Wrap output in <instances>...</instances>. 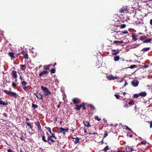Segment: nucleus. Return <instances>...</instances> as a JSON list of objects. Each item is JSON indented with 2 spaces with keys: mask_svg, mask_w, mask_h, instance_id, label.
<instances>
[{
  "mask_svg": "<svg viewBox=\"0 0 152 152\" xmlns=\"http://www.w3.org/2000/svg\"><path fill=\"white\" fill-rule=\"evenodd\" d=\"M39 93L38 92H37L36 93H35L34 94L36 96L37 99H38V94H39Z\"/></svg>",
  "mask_w": 152,
  "mask_h": 152,
  "instance_id": "49530a36",
  "label": "nucleus"
},
{
  "mask_svg": "<svg viewBox=\"0 0 152 152\" xmlns=\"http://www.w3.org/2000/svg\"><path fill=\"white\" fill-rule=\"evenodd\" d=\"M134 102L133 100H132L130 101L129 103L128 104L130 105H132L134 104Z\"/></svg>",
  "mask_w": 152,
  "mask_h": 152,
  "instance_id": "72a5a7b5",
  "label": "nucleus"
},
{
  "mask_svg": "<svg viewBox=\"0 0 152 152\" xmlns=\"http://www.w3.org/2000/svg\"><path fill=\"white\" fill-rule=\"evenodd\" d=\"M29 120V119L28 118V117L26 118V121H28Z\"/></svg>",
  "mask_w": 152,
  "mask_h": 152,
  "instance_id": "338daca9",
  "label": "nucleus"
},
{
  "mask_svg": "<svg viewBox=\"0 0 152 152\" xmlns=\"http://www.w3.org/2000/svg\"><path fill=\"white\" fill-rule=\"evenodd\" d=\"M107 135V131H104V137H106Z\"/></svg>",
  "mask_w": 152,
  "mask_h": 152,
  "instance_id": "4c0bfd02",
  "label": "nucleus"
},
{
  "mask_svg": "<svg viewBox=\"0 0 152 152\" xmlns=\"http://www.w3.org/2000/svg\"><path fill=\"white\" fill-rule=\"evenodd\" d=\"M20 54V53H19L18 54H16V55H15V58L16 57V58H17L18 57V56H19Z\"/></svg>",
  "mask_w": 152,
  "mask_h": 152,
  "instance_id": "5fc2aeb1",
  "label": "nucleus"
},
{
  "mask_svg": "<svg viewBox=\"0 0 152 152\" xmlns=\"http://www.w3.org/2000/svg\"><path fill=\"white\" fill-rule=\"evenodd\" d=\"M107 78L109 80H115L117 79V77L112 75L107 76Z\"/></svg>",
  "mask_w": 152,
  "mask_h": 152,
  "instance_id": "ddd939ff",
  "label": "nucleus"
},
{
  "mask_svg": "<svg viewBox=\"0 0 152 152\" xmlns=\"http://www.w3.org/2000/svg\"><path fill=\"white\" fill-rule=\"evenodd\" d=\"M139 95L141 96L144 97L146 96L147 94L145 92H143L140 93Z\"/></svg>",
  "mask_w": 152,
  "mask_h": 152,
  "instance_id": "a211bd4d",
  "label": "nucleus"
},
{
  "mask_svg": "<svg viewBox=\"0 0 152 152\" xmlns=\"http://www.w3.org/2000/svg\"><path fill=\"white\" fill-rule=\"evenodd\" d=\"M120 58V57L119 56H116L114 57V61H118Z\"/></svg>",
  "mask_w": 152,
  "mask_h": 152,
  "instance_id": "5701e85b",
  "label": "nucleus"
},
{
  "mask_svg": "<svg viewBox=\"0 0 152 152\" xmlns=\"http://www.w3.org/2000/svg\"><path fill=\"white\" fill-rule=\"evenodd\" d=\"M7 103L3 102L2 100L0 98V105H2L3 106H7Z\"/></svg>",
  "mask_w": 152,
  "mask_h": 152,
  "instance_id": "f3484780",
  "label": "nucleus"
},
{
  "mask_svg": "<svg viewBox=\"0 0 152 152\" xmlns=\"http://www.w3.org/2000/svg\"><path fill=\"white\" fill-rule=\"evenodd\" d=\"M139 96H140V95H139V94H135L134 95V97L137 98L139 97Z\"/></svg>",
  "mask_w": 152,
  "mask_h": 152,
  "instance_id": "ea45409f",
  "label": "nucleus"
},
{
  "mask_svg": "<svg viewBox=\"0 0 152 152\" xmlns=\"http://www.w3.org/2000/svg\"><path fill=\"white\" fill-rule=\"evenodd\" d=\"M132 37L134 41H136L137 40V39L136 38L135 35L133 34L132 36Z\"/></svg>",
  "mask_w": 152,
  "mask_h": 152,
  "instance_id": "c9c22d12",
  "label": "nucleus"
},
{
  "mask_svg": "<svg viewBox=\"0 0 152 152\" xmlns=\"http://www.w3.org/2000/svg\"><path fill=\"white\" fill-rule=\"evenodd\" d=\"M109 148V146L108 145L106 146L103 149V151L104 152L106 151L107 150H108Z\"/></svg>",
  "mask_w": 152,
  "mask_h": 152,
  "instance_id": "cd10ccee",
  "label": "nucleus"
},
{
  "mask_svg": "<svg viewBox=\"0 0 152 152\" xmlns=\"http://www.w3.org/2000/svg\"><path fill=\"white\" fill-rule=\"evenodd\" d=\"M148 66L147 65H145L143 67V68H146L148 67Z\"/></svg>",
  "mask_w": 152,
  "mask_h": 152,
  "instance_id": "864d4df0",
  "label": "nucleus"
},
{
  "mask_svg": "<svg viewBox=\"0 0 152 152\" xmlns=\"http://www.w3.org/2000/svg\"><path fill=\"white\" fill-rule=\"evenodd\" d=\"M150 49V48L149 47L145 48L142 49V51H144V52H146V51H147L149 50Z\"/></svg>",
  "mask_w": 152,
  "mask_h": 152,
  "instance_id": "393cba45",
  "label": "nucleus"
},
{
  "mask_svg": "<svg viewBox=\"0 0 152 152\" xmlns=\"http://www.w3.org/2000/svg\"><path fill=\"white\" fill-rule=\"evenodd\" d=\"M46 134L48 136L47 139H46V137L44 135L42 136V140L44 142H48L50 145H51L52 144L55 142V140H54L53 138L56 140L57 139V138L55 136L54 133H53V134H52L51 135H50L48 132H47Z\"/></svg>",
  "mask_w": 152,
  "mask_h": 152,
  "instance_id": "f257e3e1",
  "label": "nucleus"
},
{
  "mask_svg": "<svg viewBox=\"0 0 152 152\" xmlns=\"http://www.w3.org/2000/svg\"><path fill=\"white\" fill-rule=\"evenodd\" d=\"M59 129L60 130V132L59 133H62L64 135H66V132H67L69 130V129L68 128H67L65 129L62 127L59 128Z\"/></svg>",
  "mask_w": 152,
  "mask_h": 152,
  "instance_id": "39448f33",
  "label": "nucleus"
},
{
  "mask_svg": "<svg viewBox=\"0 0 152 152\" xmlns=\"http://www.w3.org/2000/svg\"><path fill=\"white\" fill-rule=\"evenodd\" d=\"M21 85L22 86H26L27 84V83L24 81H23L21 83Z\"/></svg>",
  "mask_w": 152,
  "mask_h": 152,
  "instance_id": "bb28decb",
  "label": "nucleus"
},
{
  "mask_svg": "<svg viewBox=\"0 0 152 152\" xmlns=\"http://www.w3.org/2000/svg\"><path fill=\"white\" fill-rule=\"evenodd\" d=\"M25 123L26 124V125L28 126L29 127H30V129H32L33 127L32 126V125H31V124L29 123L28 122H26Z\"/></svg>",
  "mask_w": 152,
  "mask_h": 152,
  "instance_id": "412c9836",
  "label": "nucleus"
},
{
  "mask_svg": "<svg viewBox=\"0 0 152 152\" xmlns=\"http://www.w3.org/2000/svg\"><path fill=\"white\" fill-rule=\"evenodd\" d=\"M20 139L23 140H24V141L25 140V139H24V137L23 136H21L20 137Z\"/></svg>",
  "mask_w": 152,
  "mask_h": 152,
  "instance_id": "8fccbe9b",
  "label": "nucleus"
},
{
  "mask_svg": "<svg viewBox=\"0 0 152 152\" xmlns=\"http://www.w3.org/2000/svg\"><path fill=\"white\" fill-rule=\"evenodd\" d=\"M92 134H97V135H98V134H97V133L94 132L92 133Z\"/></svg>",
  "mask_w": 152,
  "mask_h": 152,
  "instance_id": "0e129e2a",
  "label": "nucleus"
},
{
  "mask_svg": "<svg viewBox=\"0 0 152 152\" xmlns=\"http://www.w3.org/2000/svg\"><path fill=\"white\" fill-rule=\"evenodd\" d=\"M38 99L39 100H42L43 99V95H42L40 93H39V94H38Z\"/></svg>",
  "mask_w": 152,
  "mask_h": 152,
  "instance_id": "6ab92c4d",
  "label": "nucleus"
},
{
  "mask_svg": "<svg viewBox=\"0 0 152 152\" xmlns=\"http://www.w3.org/2000/svg\"><path fill=\"white\" fill-rule=\"evenodd\" d=\"M94 117L95 119L97 120L98 121H100L101 120V119L99 118L98 116L96 115Z\"/></svg>",
  "mask_w": 152,
  "mask_h": 152,
  "instance_id": "7c9ffc66",
  "label": "nucleus"
},
{
  "mask_svg": "<svg viewBox=\"0 0 152 152\" xmlns=\"http://www.w3.org/2000/svg\"><path fill=\"white\" fill-rule=\"evenodd\" d=\"M137 67V66L135 65H132L130 66L129 67V68L133 69L135 68H136Z\"/></svg>",
  "mask_w": 152,
  "mask_h": 152,
  "instance_id": "2f4dec72",
  "label": "nucleus"
},
{
  "mask_svg": "<svg viewBox=\"0 0 152 152\" xmlns=\"http://www.w3.org/2000/svg\"><path fill=\"white\" fill-rule=\"evenodd\" d=\"M48 73V72L46 70H44L40 72L39 74V77H42L43 75H47Z\"/></svg>",
  "mask_w": 152,
  "mask_h": 152,
  "instance_id": "0eeeda50",
  "label": "nucleus"
},
{
  "mask_svg": "<svg viewBox=\"0 0 152 152\" xmlns=\"http://www.w3.org/2000/svg\"><path fill=\"white\" fill-rule=\"evenodd\" d=\"M75 140L74 142V143L75 144H76L78 143L79 142L80 139L77 137H76L75 138Z\"/></svg>",
  "mask_w": 152,
  "mask_h": 152,
  "instance_id": "a878e982",
  "label": "nucleus"
},
{
  "mask_svg": "<svg viewBox=\"0 0 152 152\" xmlns=\"http://www.w3.org/2000/svg\"><path fill=\"white\" fill-rule=\"evenodd\" d=\"M41 89L44 93V94L43 95V96H48L50 95H51V92L50 91L47 87H45L43 86H41Z\"/></svg>",
  "mask_w": 152,
  "mask_h": 152,
  "instance_id": "7ed1b4c3",
  "label": "nucleus"
},
{
  "mask_svg": "<svg viewBox=\"0 0 152 152\" xmlns=\"http://www.w3.org/2000/svg\"><path fill=\"white\" fill-rule=\"evenodd\" d=\"M129 134V133H128V134H127V135L128 136H129L130 137H132L133 136H132V134H130V135H129L128 134Z\"/></svg>",
  "mask_w": 152,
  "mask_h": 152,
  "instance_id": "13d9d810",
  "label": "nucleus"
},
{
  "mask_svg": "<svg viewBox=\"0 0 152 152\" xmlns=\"http://www.w3.org/2000/svg\"><path fill=\"white\" fill-rule=\"evenodd\" d=\"M23 89L24 90H26L28 88V86H23Z\"/></svg>",
  "mask_w": 152,
  "mask_h": 152,
  "instance_id": "a18cd8bd",
  "label": "nucleus"
},
{
  "mask_svg": "<svg viewBox=\"0 0 152 152\" xmlns=\"http://www.w3.org/2000/svg\"><path fill=\"white\" fill-rule=\"evenodd\" d=\"M152 41V39H148L143 41V43H147L150 42Z\"/></svg>",
  "mask_w": 152,
  "mask_h": 152,
  "instance_id": "4be33fe9",
  "label": "nucleus"
},
{
  "mask_svg": "<svg viewBox=\"0 0 152 152\" xmlns=\"http://www.w3.org/2000/svg\"><path fill=\"white\" fill-rule=\"evenodd\" d=\"M60 103H61V102H60L59 103V104L58 105H57V107L58 108H59L60 107Z\"/></svg>",
  "mask_w": 152,
  "mask_h": 152,
  "instance_id": "052dcab7",
  "label": "nucleus"
},
{
  "mask_svg": "<svg viewBox=\"0 0 152 152\" xmlns=\"http://www.w3.org/2000/svg\"><path fill=\"white\" fill-rule=\"evenodd\" d=\"M52 131L53 132H56V131L54 129V128H53V129H52Z\"/></svg>",
  "mask_w": 152,
  "mask_h": 152,
  "instance_id": "774afa93",
  "label": "nucleus"
},
{
  "mask_svg": "<svg viewBox=\"0 0 152 152\" xmlns=\"http://www.w3.org/2000/svg\"><path fill=\"white\" fill-rule=\"evenodd\" d=\"M127 8L123 7L121 8L119 10V12L121 13H124L127 10Z\"/></svg>",
  "mask_w": 152,
  "mask_h": 152,
  "instance_id": "2eb2a0df",
  "label": "nucleus"
},
{
  "mask_svg": "<svg viewBox=\"0 0 152 152\" xmlns=\"http://www.w3.org/2000/svg\"><path fill=\"white\" fill-rule=\"evenodd\" d=\"M55 122H57L58 121V118L57 117H55Z\"/></svg>",
  "mask_w": 152,
  "mask_h": 152,
  "instance_id": "bf43d9fd",
  "label": "nucleus"
},
{
  "mask_svg": "<svg viewBox=\"0 0 152 152\" xmlns=\"http://www.w3.org/2000/svg\"><path fill=\"white\" fill-rule=\"evenodd\" d=\"M75 107V109L77 110H80L81 107H82L84 110H85L86 109V104L84 102L81 103L80 105L77 104L76 105Z\"/></svg>",
  "mask_w": 152,
  "mask_h": 152,
  "instance_id": "20e7f679",
  "label": "nucleus"
},
{
  "mask_svg": "<svg viewBox=\"0 0 152 152\" xmlns=\"http://www.w3.org/2000/svg\"><path fill=\"white\" fill-rule=\"evenodd\" d=\"M20 68L22 70H24L26 69V65H21L20 66Z\"/></svg>",
  "mask_w": 152,
  "mask_h": 152,
  "instance_id": "b1692460",
  "label": "nucleus"
},
{
  "mask_svg": "<svg viewBox=\"0 0 152 152\" xmlns=\"http://www.w3.org/2000/svg\"><path fill=\"white\" fill-rule=\"evenodd\" d=\"M8 54L10 57L11 60H13L15 58V53L13 52H9L8 53Z\"/></svg>",
  "mask_w": 152,
  "mask_h": 152,
  "instance_id": "6e6552de",
  "label": "nucleus"
},
{
  "mask_svg": "<svg viewBox=\"0 0 152 152\" xmlns=\"http://www.w3.org/2000/svg\"><path fill=\"white\" fill-rule=\"evenodd\" d=\"M3 91L6 94L10 96L11 97H13L14 98H16L18 96V95L15 92L6 90H4Z\"/></svg>",
  "mask_w": 152,
  "mask_h": 152,
  "instance_id": "f03ea898",
  "label": "nucleus"
},
{
  "mask_svg": "<svg viewBox=\"0 0 152 152\" xmlns=\"http://www.w3.org/2000/svg\"><path fill=\"white\" fill-rule=\"evenodd\" d=\"M146 141H142L141 142V143L143 145H145L146 144Z\"/></svg>",
  "mask_w": 152,
  "mask_h": 152,
  "instance_id": "603ef678",
  "label": "nucleus"
},
{
  "mask_svg": "<svg viewBox=\"0 0 152 152\" xmlns=\"http://www.w3.org/2000/svg\"><path fill=\"white\" fill-rule=\"evenodd\" d=\"M83 124L85 126L90 127L91 126L90 123L88 121H83Z\"/></svg>",
  "mask_w": 152,
  "mask_h": 152,
  "instance_id": "dca6fc26",
  "label": "nucleus"
},
{
  "mask_svg": "<svg viewBox=\"0 0 152 152\" xmlns=\"http://www.w3.org/2000/svg\"><path fill=\"white\" fill-rule=\"evenodd\" d=\"M150 128H151L152 127V121L150 123Z\"/></svg>",
  "mask_w": 152,
  "mask_h": 152,
  "instance_id": "4d7b16f0",
  "label": "nucleus"
},
{
  "mask_svg": "<svg viewBox=\"0 0 152 152\" xmlns=\"http://www.w3.org/2000/svg\"><path fill=\"white\" fill-rule=\"evenodd\" d=\"M56 70L54 68H53L52 69L50 70L51 73H55L56 72Z\"/></svg>",
  "mask_w": 152,
  "mask_h": 152,
  "instance_id": "f704fd0d",
  "label": "nucleus"
},
{
  "mask_svg": "<svg viewBox=\"0 0 152 152\" xmlns=\"http://www.w3.org/2000/svg\"><path fill=\"white\" fill-rule=\"evenodd\" d=\"M44 69L46 70H48L50 69L49 65H45L44 66Z\"/></svg>",
  "mask_w": 152,
  "mask_h": 152,
  "instance_id": "c756f323",
  "label": "nucleus"
},
{
  "mask_svg": "<svg viewBox=\"0 0 152 152\" xmlns=\"http://www.w3.org/2000/svg\"><path fill=\"white\" fill-rule=\"evenodd\" d=\"M126 150L127 152H132L133 151L134 149L132 147L127 146L126 147Z\"/></svg>",
  "mask_w": 152,
  "mask_h": 152,
  "instance_id": "1a4fd4ad",
  "label": "nucleus"
},
{
  "mask_svg": "<svg viewBox=\"0 0 152 152\" xmlns=\"http://www.w3.org/2000/svg\"><path fill=\"white\" fill-rule=\"evenodd\" d=\"M150 23L151 25H152V19L150 20Z\"/></svg>",
  "mask_w": 152,
  "mask_h": 152,
  "instance_id": "69168bd1",
  "label": "nucleus"
},
{
  "mask_svg": "<svg viewBox=\"0 0 152 152\" xmlns=\"http://www.w3.org/2000/svg\"><path fill=\"white\" fill-rule=\"evenodd\" d=\"M11 75L12 76V77L15 78H16L18 76L16 72L14 70H13L12 71Z\"/></svg>",
  "mask_w": 152,
  "mask_h": 152,
  "instance_id": "9d476101",
  "label": "nucleus"
},
{
  "mask_svg": "<svg viewBox=\"0 0 152 152\" xmlns=\"http://www.w3.org/2000/svg\"><path fill=\"white\" fill-rule=\"evenodd\" d=\"M35 124L38 127V129L40 131H42L41 127L40 124V123L39 121H37L35 123Z\"/></svg>",
  "mask_w": 152,
  "mask_h": 152,
  "instance_id": "f8f14e48",
  "label": "nucleus"
},
{
  "mask_svg": "<svg viewBox=\"0 0 152 152\" xmlns=\"http://www.w3.org/2000/svg\"><path fill=\"white\" fill-rule=\"evenodd\" d=\"M3 115L5 117H7V114L5 113H3Z\"/></svg>",
  "mask_w": 152,
  "mask_h": 152,
  "instance_id": "680f3d73",
  "label": "nucleus"
},
{
  "mask_svg": "<svg viewBox=\"0 0 152 152\" xmlns=\"http://www.w3.org/2000/svg\"><path fill=\"white\" fill-rule=\"evenodd\" d=\"M20 53V54H22L24 58L26 59H27L28 58V54L25 51L23 50Z\"/></svg>",
  "mask_w": 152,
  "mask_h": 152,
  "instance_id": "9b49d317",
  "label": "nucleus"
},
{
  "mask_svg": "<svg viewBox=\"0 0 152 152\" xmlns=\"http://www.w3.org/2000/svg\"><path fill=\"white\" fill-rule=\"evenodd\" d=\"M124 107L127 108V107H128V104H125L124 105Z\"/></svg>",
  "mask_w": 152,
  "mask_h": 152,
  "instance_id": "e2e57ef3",
  "label": "nucleus"
},
{
  "mask_svg": "<svg viewBox=\"0 0 152 152\" xmlns=\"http://www.w3.org/2000/svg\"><path fill=\"white\" fill-rule=\"evenodd\" d=\"M12 86L13 87L15 88L16 87L17 85L15 83L12 82Z\"/></svg>",
  "mask_w": 152,
  "mask_h": 152,
  "instance_id": "c03bdc74",
  "label": "nucleus"
},
{
  "mask_svg": "<svg viewBox=\"0 0 152 152\" xmlns=\"http://www.w3.org/2000/svg\"><path fill=\"white\" fill-rule=\"evenodd\" d=\"M7 152H14L11 149H8L7 150Z\"/></svg>",
  "mask_w": 152,
  "mask_h": 152,
  "instance_id": "de8ad7c7",
  "label": "nucleus"
},
{
  "mask_svg": "<svg viewBox=\"0 0 152 152\" xmlns=\"http://www.w3.org/2000/svg\"><path fill=\"white\" fill-rule=\"evenodd\" d=\"M32 107L33 108V109H35V108H37L38 107V106L37 105L34 104L33 103L32 104Z\"/></svg>",
  "mask_w": 152,
  "mask_h": 152,
  "instance_id": "473e14b6",
  "label": "nucleus"
},
{
  "mask_svg": "<svg viewBox=\"0 0 152 152\" xmlns=\"http://www.w3.org/2000/svg\"><path fill=\"white\" fill-rule=\"evenodd\" d=\"M125 127L126 128V129L127 130H128L130 131L131 132H132V133H134L133 132L132 130L129 128L127 126H125Z\"/></svg>",
  "mask_w": 152,
  "mask_h": 152,
  "instance_id": "37998d69",
  "label": "nucleus"
},
{
  "mask_svg": "<svg viewBox=\"0 0 152 152\" xmlns=\"http://www.w3.org/2000/svg\"><path fill=\"white\" fill-rule=\"evenodd\" d=\"M45 128L46 129L48 130L50 134L51 135L52 134H53V133L51 132V129L50 128V127L45 126Z\"/></svg>",
  "mask_w": 152,
  "mask_h": 152,
  "instance_id": "aec40b11",
  "label": "nucleus"
},
{
  "mask_svg": "<svg viewBox=\"0 0 152 152\" xmlns=\"http://www.w3.org/2000/svg\"><path fill=\"white\" fill-rule=\"evenodd\" d=\"M20 79L21 80H23L24 79H23V77H21V75H20Z\"/></svg>",
  "mask_w": 152,
  "mask_h": 152,
  "instance_id": "6e6d98bb",
  "label": "nucleus"
},
{
  "mask_svg": "<svg viewBox=\"0 0 152 152\" xmlns=\"http://www.w3.org/2000/svg\"><path fill=\"white\" fill-rule=\"evenodd\" d=\"M131 83L133 86L136 87L139 84V81H137L136 82H135L134 80H133L132 81Z\"/></svg>",
  "mask_w": 152,
  "mask_h": 152,
  "instance_id": "4468645a",
  "label": "nucleus"
},
{
  "mask_svg": "<svg viewBox=\"0 0 152 152\" xmlns=\"http://www.w3.org/2000/svg\"><path fill=\"white\" fill-rule=\"evenodd\" d=\"M89 106L90 107L91 109H92L93 110H95V107L92 104H89Z\"/></svg>",
  "mask_w": 152,
  "mask_h": 152,
  "instance_id": "58836bf2",
  "label": "nucleus"
},
{
  "mask_svg": "<svg viewBox=\"0 0 152 152\" xmlns=\"http://www.w3.org/2000/svg\"><path fill=\"white\" fill-rule=\"evenodd\" d=\"M123 42V41L122 40L119 41H113V43H119L120 44L122 43Z\"/></svg>",
  "mask_w": 152,
  "mask_h": 152,
  "instance_id": "c85d7f7f",
  "label": "nucleus"
},
{
  "mask_svg": "<svg viewBox=\"0 0 152 152\" xmlns=\"http://www.w3.org/2000/svg\"><path fill=\"white\" fill-rule=\"evenodd\" d=\"M121 33L123 34H127L128 33V31L127 30H124L121 31Z\"/></svg>",
  "mask_w": 152,
  "mask_h": 152,
  "instance_id": "a19ab883",
  "label": "nucleus"
},
{
  "mask_svg": "<svg viewBox=\"0 0 152 152\" xmlns=\"http://www.w3.org/2000/svg\"><path fill=\"white\" fill-rule=\"evenodd\" d=\"M114 96L117 99H119L120 97V96L118 95L115 94Z\"/></svg>",
  "mask_w": 152,
  "mask_h": 152,
  "instance_id": "09e8293b",
  "label": "nucleus"
},
{
  "mask_svg": "<svg viewBox=\"0 0 152 152\" xmlns=\"http://www.w3.org/2000/svg\"><path fill=\"white\" fill-rule=\"evenodd\" d=\"M72 101L75 104L77 105V104L79 103L80 100L78 98H75L72 99Z\"/></svg>",
  "mask_w": 152,
  "mask_h": 152,
  "instance_id": "423d86ee",
  "label": "nucleus"
},
{
  "mask_svg": "<svg viewBox=\"0 0 152 152\" xmlns=\"http://www.w3.org/2000/svg\"><path fill=\"white\" fill-rule=\"evenodd\" d=\"M146 38H147V37L145 36H142L141 37V38H140V40L142 41L143 39H146Z\"/></svg>",
  "mask_w": 152,
  "mask_h": 152,
  "instance_id": "e433bc0d",
  "label": "nucleus"
},
{
  "mask_svg": "<svg viewBox=\"0 0 152 152\" xmlns=\"http://www.w3.org/2000/svg\"><path fill=\"white\" fill-rule=\"evenodd\" d=\"M126 26L125 24H122L120 26V28H123L126 27Z\"/></svg>",
  "mask_w": 152,
  "mask_h": 152,
  "instance_id": "79ce46f5",
  "label": "nucleus"
},
{
  "mask_svg": "<svg viewBox=\"0 0 152 152\" xmlns=\"http://www.w3.org/2000/svg\"><path fill=\"white\" fill-rule=\"evenodd\" d=\"M119 53V52H116L112 54L113 56H116Z\"/></svg>",
  "mask_w": 152,
  "mask_h": 152,
  "instance_id": "3c124183",
  "label": "nucleus"
}]
</instances>
